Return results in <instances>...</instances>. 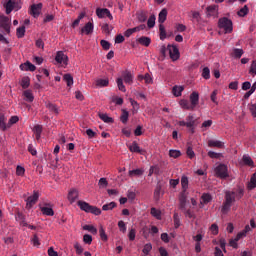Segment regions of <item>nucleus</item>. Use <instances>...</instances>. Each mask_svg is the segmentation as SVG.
Here are the masks:
<instances>
[{"label": "nucleus", "instance_id": "nucleus-1", "mask_svg": "<svg viewBox=\"0 0 256 256\" xmlns=\"http://www.w3.org/2000/svg\"><path fill=\"white\" fill-rule=\"evenodd\" d=\"M245 191L243 188H238L235 191H226L225 193V201L223 202L221 211L222 213H229L231 211V207H233V203H235V199H241L244 195Z\"/></svg>", "mask_w": 256, "mask_h": 256}, {"label": "nucleus", "instance_id": "nucleus-2", "mask_svg": "<svg viewBox=\"0 0 256 256\" xmlns=\"http://www.w3.org/2000/svg\"><path fill=\"white\" fill-rule=\"evenodd\" d=\"M181 187L182 192L179 195V208L185 211V207H187V190L189 189V178L185 175L181 177Z\"/></svg>", "mask_w": 256, "mask_h": 256}, {"label": "nucleus", "instance_id": "nucleus-3", "mask_svg": "<svg viewBox=\"0 0 256 256\" xmlns=\"http://www.w3.org/2000/svg\"><path fill=\"white\" fill-rule=\"evenodd\" d=\"M3 7L6 11V15H11V12L21 9V0H8L3 4Z\"/></svg>", "mask_w": 256, "mask_h": 256}, {"label": "nucleus", "instance_id": "nucleus-4", "mask_svg": "<svg viewBox=\"0 0 256 256\" xmlns=\"http://www.w3.org/2000/svg\"><path fill=\"white\" fill-rule=\"evenodd\" d=\"M78 207L81 211H85V213H92L93 215H101V209L91 206L89 203L85 201H78Z\"/></svg>", "mask_w": 256, "mask_h": 256}, {"label": "nucleus", "instance_id": "nucleus-5", "mask_svg": "<svg viewBox=\"0 0 256 256\" xmlns=\"http://www.w3.org/2000/svg\"><path fill=\"white\" fill-rule=\"evenodd\" d=\"M214 173L216 177H219V179H227V177H229V168L227 165L220 163L214 167Z\"/></svg>", "mask_w": 256, "mask_h": 256}, {"label": "nucleus", "instance_id": "nucleus-6", "mask_svg": "<svg viewBox=\"0 0 256 256\" xmlns=\"http://www.w3.org/2000/svg\"><path fill=\"white\" fill-rule=\"evenodd\" d=\"M218 27L224 30V33L233 32V22L228 18H221L218 22Z\"/></svg>", "mask_w": 256, "mask_h": 256}, {"label": "nucleus", "instance_id": "nucleus-7", "mask_svg": "<svg viewBox=\"0 0 256 256\" xmlns=\"http://www.w3.org/2000/svg\"><path fill=\"white\" fill-rule=\"evenodd\" d=\"M0 29L9 35L11 33V19L5 15L0 16Z\"/></svg>", "mask_w": 256, "mask_h": 256}, {"label": "nucleus", "instance_id": "nucleus-8", "mask_svg": "<svg viewBox=\"0 0 256 256\" xmlns=\"http://www.w3.org/2000/svg\"><path fill=\"white\" fill-rule=\"evenodd\" d=\"M167 49L169 51L170 59H172V61H178L179 57H181L179 48L176 45L169 44Z\"/></svg>", "mask_w": 256, "mask_h": 256}, {"label": "nucleus", "instance_id": "nucleus-9", "mask_svg": "<svg viewBox=\"0 0 256 256\" xmlns=\"http://www.w3.org/2000/svg\"><path fill=\"white\" fill-rule=\"evenodd\" d=\"M96 15L99 19H105V17H108L110 21H113V15L111 14V11H109V9L107 8H97Z\"/></svg>", "mask_w": 256, "mask_h": 256}, {"label": "nucleus", "instance_id": "nucleus-10", "mask_svg": "<svg viewBox=\"0 0 256 256\" xmlns=\"http://www.w3.org/2000/svg\"><path fill=\"white\" fill-rule=\"evenodd\" d=\"M69 203L73 204L76 201L79 200V190L72 188L68 191V197H67Z\"/></svg>", "mask_w": 256, "mask_h": 256}, {"label": "nucleus", "instance_id": "nucleus-11", "mask_svg": "<svg viewBox=\"0 0 256 256\" xmlns=\"http://www.w3.org/2000/svg\"><path fill=\"white\" fill-rule=\"evenodd\" d=\"M55 61L59 65H67V61H69V58L67 57V55H65L63 51H58L56 53Z\"/></svg>", "mask_w": 256, "mask_h": 256}, {"label": "nucleus", "instance_id": "nucleus-12", "mask_svg": "<svg viewBox=\"0 0 256 256\" xmlns=\"http://www.w3.org/2000/svg\"><path fill=\"white\" fill-rule=\"evenodd\" d=\"M43 9V4L42 3H38V4H33L30 7V15H32V17H39V15H41V10Z\"/></svg>", "mask_w": 256, "mask_h": 256}, {"label": "nucleus", "instance_id": "nucleus-13", "mask_svg": "<svg viewBox=\"0 0 256 256\" xmlns=\"http://www.w3.org/2000/svg\"><path fill=\"white\" fill-rule=\"evenodd\" d=\"M95 29V26L93 25V22H87L84 27L81 28V35H91L93 33V30Z\"/></svg>", "mask_w": 256, "mask_h": 256}, {"label": "nucleus", "instance_id": "nucleus-14", "mask_svg": "<svg viewBox=\"0 0 256 256\" xmlns=\"http://www.w3.org/2000/svg\"><path fill=\"white\" fill-rule=\"evenodd\" d=\"M39 200V192H34L32 196L27 198L26 207L31 209L35 203Z\"/></svg>", "mask_w": 256, "mask_h": 256}, {"label": "nucleus", "instance_id": "nucleus-15", "mask_svg": "<svg viewBox=\"0 0 256 256\" xmlns=\"http://www.w3.org/2000/svg\"><path fill=\"white\" fill-rule=\"evenodd\" d=\"M211 201H213V197L211 196V194L209 193L202 194L201 200H200V207L201 208L205 207V205H207L208 203H211Z\"/></svg>", "mask_w": 256, "mask_h": 256}, {"label": "nucleus", "instance_id": "nucleus-16", "mask_svg": "<svg viewBox=\"0 0 256 256\" xmlns=\"http://www.w3.org/2000/svg\"><path fill=\"white\" fill-rule=\"evenodd\" d=\"M129 149L131 153H140V155H145V150L141 149V147H139V144H137V142H133L132 144H130Z\"/></svg>", "mask_w": 256, "mask_h": 256}, {"label": "nucleus", "instance_id": "nucleus-17", "mask_svg": "<svg viewBox=\"0 0 256 256\" xmlns=\"http://www.w3.org/2000/svg\"><path fill=\"white\" fill-rule=\"evenodd\" d=\"M191 106L195 109L199 105V92H192L190 95Z\"/></svg>", "mask_w": 256, "mask_h": 256}, {"label": "nucleus", "instance_id": "nucleus-18", "mask_svg": "<svg viewBox=\"0 0 256 256\" xmlns=\"http://www.w3.org/2000/svg\"><path fill=\"white\" fill-rule=\"evenodd\" d=\"M183 91H185V86L182 85H175L172 88V94L174 97H181V95H183Z\"/></svg>", "mask_w": 256, "mask_h": 256}, {"label": "nucleus", "instance_id": "nucleus-19", "mask_svg": "<svg viewBox=\"0 0 256 256\" xmlns=\"http://www.w3.org/2000/svg\"><path fill=\"white\" fill-rule=\"evenodd\" d=\"M207 13L209 17H217L219 13V6L217 5H211L207 7Z\"/></svg>", "mask_w": 256, "mask_h": 256}, {"label": "nucleus", "instance_id": "nucleus-20", "mask_svg": "<svg viewBox=\"0 0 256 256\" xmlns=\"http://www.w3.org/2000/svg\"><path fill=\"white\" fill-rule=\"evenodd\" d=\"M208 147H216L217 149H224L225 143L221 142L220 140H209Z\"/></svg>", "mask_w": 256, "mask_h": 256}, {"label": "nucleus", "instance_id": "nucleus-21", "mask_svg": "<svg viewBox=\"0 0 256 256\" xmlns=\"http://www.w3.org/2000/svg\"><path fill=\"white\" fill-rule=\"evenodd\" d=\"M20 69L21 71H35L37 67L33 63L27 61L26 63L20 65Z\"/></svg>", "mask_w": 256, "mask_h": 256}, {"label": "nucleus", "instance_id": "nucleus-22", "mask_svg": "<svg viewBox=\"0 0 256 256\" xmlns=\"http://www.w3.org/2000/svg\"><path fill=\"white\" fill-rule=\"evenodd\" d=\"M186 127L191 129V133H195V118L193 116H188L186 118Z\"/></svg>", "mask_w": 256, "mask_h": 256}, {"label": "nucleus", "instance_id": "nucleus-23", "mask_svg": "<svg viewBox=\"0 0 256 256\" xmlns=\"http://www.w3.org/2000/svg\"><path fill=\"white\" fill-rule=\"evenodd\" d=\"M96 87L103 88L109 86V78H99L95 81Z\"/></svg>", "mask_w": 256, "mask_h": 256}, {"label": "nucleus", "instance_id": "nucleus-24", "mask_svg": "<svg viewBox=\"0 0 256 256\" xmlns=\"http://www.w3.org/2000/svg\"><path fill=\"white\" fill-rule=\"evenodd\" d=\"M145 173V170L142 168L129 170L128 175L129 177H141Z\"/></svg>", "mask_w": 256, "mask_h": 256}, {"label": "nucleus", "instance_id": "nucleus-25", "mask_svg": "<svg viewBox=\"0 0 256 256\" xmlns=\"http://www.w3.org/2000/svg\"><path fill=\"white\" fill-rule=\"evenodd\" d=\"M123 80L126 85H133V74L131 72H125L123 74Z\"/></svg>", "mask_w": 256, "mask_h": 256}, {"label": "nucleus", "instance_id": "nucleus-26", "mask_svg": "<svg viewBox=\"0 0 256 256\" xmlns=\"http://www.w3.org/2000/svg\"><path fill=\"white\" fill-rule=\"evenodd\" d=\"M158 21L160 25H163L164 21H167V8H164L160 11L158 15Z\"/></svg>", "mask_w": 256, "mask_h": 256}, {"label": "nucleus", "instance_id": "nucleus-27", "mask_svg": "<svg viewBox=\"0 0 256 256\" xmlns=\"http://www.w3.org/2000/svg\"><path fill=\"white\" fill-rule=\"evenodd\" d=\"M137 41L138 43H140V45H143L144 47H149V45H151V38L147 36H142L138 38Z\"/></svg>", "mask_w": 256, "mask_h": 256}, {"label": "nucleus", "instance_id": "nucleus-28", "mask_svg": "<svg viewBox=\"0 0 256 256\" xmlns=\"http://www.w3.org/2000/svg\"><path fill=\"white\" fill-rule=\"evenodd\" d=\"M243 53H245V51H243V49H241V48H234L232 50L231 56L234 57V59H241V57H243Z\"/></svg>", "mask_w": 256, "mask_h": 256}, {"label": "nucleus", "instance_id": "nucleus-29", "mask_svg": "<svg viewBox=\"0 0 256 256\" xmlns=\"http://www.w3.org/2000/svg\"><path fill=\"white\" fill-rule=\"evenodd\" d=\"M247 189L252 191V189H256V172L251 176L250 181L247 184Z\"/></svg>", "mask_w": 256, "mask_h": 256}, {"label": "nucleus", "instance_id": "nucleus-30", "mask_svg": "<svg viewBox=\"0 0 256 256\" xmlns=\"http://www.w3.org/2000/svg\"><path fill=\"white\" fill-rule=\"evenodd\" d=\"M25 101H28V103H33V100L35 99V96H33V92L31 90H25L23 92Z\"/></svg>", "mask_w": 256, "mask_h": 256}, {"label": "nucleus", "instance_id": "nucleus-31", "mask_svg": "<svg viewBox=\"0 0 256 256\" xmlns=\"http://www.w3.org/2000/svg\"><path fill=\"white\" fill-rule=\"evenodd\" d=\"M179 105L182 109H186L188 111H193V109H195L187 100H180Z\"/></svg>", "mask_w": 256, "mask_h": 256}, {"label": "nucleus", "instance_id": "nucleus-32", "mask_svg": "<svg viewBox=\"0 0 256 256\" xmlns=\"http://www.w3.org/2000/svg\"><path fill=\"white\" fill-rule=\"evenodd\" d=\"M33 131L37 141H39L41 139V133L43 132V127H41V125H36L34 126Z\"/></svg>", "mask_w": 256, "mask_h": 256}, {"label": "nucleus", "instance_id": "nucleus-33", "mask_svg": "<svg viewBox=\"0 0 256 256\" xmlns=\"http://www.w3.org/2000/svg\"><path fill=\"white\" fill-rule=\"evenodd\" d=\"M41 211L43 215H47L48 217H53V215H55V212L51 207H41Z\"/></svg>", "mask_w": 256, "mask_h": 256}, {"label": "nucleus", "instance_id": "nucleus-34", "mask_svg": "<svg viewBox=\"0 0 256 256\" xmlns=\"http://www.w3.org/2000/svg\"><path fill=\"white\" fill-rule=\"evenodd\" d=\"M120 120L124 125L127 124V121H129V111H127L126 109H122Z\"/></svg>", "mask_w": 256, "mask_h": 256}, {"label": "nucleus", "instance_id": "nucleus-35", "mask_svg": "<svg viewBox=\"0 0 256 256\" xmlns=\"http://www.w3.org/2000/svg\"><path fill=\"white\" fill-rule=\"evenodd\" d=\"M0 129L5 131L7 129V118L4 114H0Z\"/></svg>", "mask_w": 256, "mask_h": 256}, {"label": "nucleus", "instance_id": "nucleus-36", "mask_svg": "<svg viewBox=\"0 0 256 256\" xmlns=\"http://www.w3.org/2000/svg\"><path fill=\"white\" fill-rule=\"evenodd\" d=\"M243 163L248 165V167H255V163L253 162V159L249 155L243 156Z\"/></svg>", "mask_w": 256, "mask_h": 256}, {"label": "nucleus", "instance_id": "nucleus-37", "mask_svg": "<svg viewBox=\"0 0 256 256\" xmlns=\"http://www.w3.org/2000/svg\"><path fill=\"white\" fill-rule=\"evenodd\" d=\"M137 19L140 23H145L147 21V12H138Z\"/></svg>", "mask_w": 256, "mask_h": 256}, {"label": "nucleus", "instance_id": "nucleus-38", "mask_svg": "<svg viewBox=\"0 0 256 256\" xmlns=\"http://www.w3.org/2000/svg\"><path fill=\"white\" fill-rule=\"evenodd\" d=\"M115 207H117V203L115 202H110L108 204H104L102 206V210L103 211H112V209H115Z\"/></svg>", "mask_w": 256, "mask_h": 256}, {"label": "nucleus", "instance_id": "nucleus-39", "mask_svg": "<svg viewBox=\"0 0 256 256\" xmlns=\"http://www.w3.org/2000/svg\"><path fill=\"white\" fill-rule=\"evenodd\" d=\"M159 31L161 41H165V39H167V32L165 31V26L163 24L159 25Z\"/></svg>", "mask_w": 256, "mask_h": 256}, {"label": "nucleus", "instance_id": "nucleus-40", "mask_svg": "<svg viewBox=\"0 0 256 256\" xmlns=\"http://www.w3.org/2000/svg\"><path fill=\"white\" fill-rule=\"evenodd\" d=\"M63 79L67 83V87H73V76L71 74H65Z\"/></svg>", "mask_w": 256, "mask_h": 256}, {"label": "nucleus", "instance_id": "nucleus-41", "mask_svg": "<svg viewBox=\"0 0 256 256\" xmlns=\"http://www.w3.org/2000/svg\"><path fill=\"white\" fill-rule=\"evenodd\" d=\"M29 85H31V79H29L27 76L23 77L21 80V87L23 89H27Z\"/></svg>", "mask_w": 256, "mask_h": 256}, {"label": "nucleus", "instance_id": "nucleus-42", "mask_svg": "<svg viewBox=\"0 0 256 256\" xmlns=\"http://www.w3.org/2000/svg\"><path fill=\"white\" fill-rule=\"evenodd\" d=\"M84 231H89V233H92V235H97V228L93 225H84L83 226Z\"/></svg>", "mask_w": 256, "mask_h": 256}, {"label": "nucleus", "instance_id": "nucleus-43", "mask_svg": "<svg viewBox=\"0 0 256 256\" xmlns=\"http://www.w3.org/2000/svg\"><path fill=\"white\" fill-rule=\"evenodd\" d=\"M151 216L155 217L156 219L160 220L161 219V210L156 209V208H151Z\"/></svg>", "mask_w": 256, "mask_h": 256}, {"label": "nucleus", "instance_id": "nucleus-44", "mask_svg": "<svg viewBox=\"0 0 256 256\" xmlns=\"http://www.w3.org/2000/svg\"><path fill=\"white\" fill-rule=\"evenodd\" d=\"M129 101L132 105V113H137L139 111V103L133 100V98H130Z\"/></svg>", "mask_w": 256, "mask_h": 256}, {"label": "nucleus", "instance_id": "nucleus-45", "mask_svg": "<svg viewBox=\"0 0 256 256\" xmlns=\"http://www.w3.org/2000/svg\"><path fill=\"white\" fill-rule=\"evenodd\" d=\"M173 219L175 229H179V227H181V219L179 218V214L174 213Z\"/></svg>", "mask_w": 256, "mask_h": 256}, {"label": "nucleus", "instance_id": "nucleus-46", "mask_svg": "<svg viewBox=\"0 0 256 256\" xmlns=\"http://www.w3.org/2000/svg\"><path fill=\"white\" fill-rule=\"evenodd\" d=\"M16 35H17L18 39L25 37V26H21V27L17 28Z\"/></svg>", "mask_w": 256, "mask_h": 256}, {"label": "nucleus", "instance_id": "nucleus-47", "mask_svg": "<svg viewBox=\"0 0 256 256\" xmlns=\"http://www.w3.org/2000/svg\"><path fill=\"white\" fill-rule=\"evenodd\" d=\"M117 86L119 91H122V93H125V91H127V89H125V85L123 84V79L122 78H118L116 80Z\"/></svg>", "mask_w": 256, "mask_h": 256}, {"label": "nucleus", "instance_id": "nucleus-48", "mask_svg": "<svg viewBox=\"0 0 256 256\" xmlns=\"http://www.w3.org/2000/svg\"><path fill=\"white\" fill-rule=\"evenodd\" d=\"M211 125H213V120L204 121L201 125L202 131H207V129H209V127H211Z\"/></svg>", "mask_w": 256, "mask_h": 256}, {"label": "nucleus", "instance_id": "nucleus-49", "mask_svg": "<svg viewBox=\"0 0 256 256\" xmlns=\"http://www.w3.org/2000/svg\"><path fill=\"white\" fill-rule=\"evenodd\" d=\"M202 77L204 79H211V70H209V67H205L202 70Z\"/></svg>", "mask_w": 256, "mask_h": 256}, {"label": "nucleus", "instance_id": "nucleus-50", "mask_svg": "<svg viewBox=\"0 0 256 256\" xmlns=\"http://www.w3.org/2000/svg\"><path fill=\"white\" fill-rule=\"evenodd\" d=\"M208 157H210V159H221V157H223V154L214 151H209Z\"/></svg>", "mask_w": 256, "mask_h": 256}, {"label": "nucleus", "instance_id": "nucleus-51", "mask_svg": "<svg viewBox=\"0 0 256 256\" xmlns=\"http://www.w3.org/2000/svg\"><path fill=\"white\" fill-rule=\"evenodd\" d=\"M47 109H49V111H52L53 113H59V108H57V106L51 102H48L46 104Z\"/></svg>", "mask_w": 256, "mask_h": 256}, {"label": "nucleus", "instance_id": "nucleus-52", "mask_svg": "<svg viewBox=\"0 0 256 256\" xmlns=\"http://www.w3.org/2000/svg\"><path fill=\"white\" fill-rule=\"evenodd\" d=\"M152 249H153V245H151V243H147L144 245L142 253H144V255H149Z\"/></svg>", "mask_w": 256, "mask_h": 256}, {"label": "nucleus", "instance_id": "nucleus-53", "mask_svg": "<svg viewBox=\"0 0 256 256\" xmlns=\"http://www.w3.org/2000/svg\"><path fill=\"white\" fill-rule=\"evenodd\" d=\"M99 117L104 123H113V118L109 117L107 114H99Z\"/></svg>", "mask_w": 256, "mask_h": 256}, {"label": "nucleus", "instance_id": "nucleus-54", "mask_svg": "<svg viewBox=\"0 0 256 256\" xmlns=\"http://www.w3.org/2000/svg\"><path fill=\"white\" fill-rule=\"evenodd\" d=\"M249 13V7H247V5H245L244 7H242L239 11H238V16L239 17H245V15H247Z\"/></svg>", "mask_w": 256, "mask_h": 256}, {"label": "nucleus", "instance_id": "nucleus-55", "mask_svg": "<svg viewBox=\"0 0 256 256\" xmlns=\"http://www.w3.org/2000/svg\"><path fill=\"white\" fill-rule=\"evenodd\" d=\"M85 18V12L79 14L78 18L72 23V27L75 28L79 23H81V19Z\"/></svg>", "mask_w": 256, "mask_h": 256}, {"label": "nucleus", "instance_id": "nucleus-56", "mask_svg": "<svg viewBox=\"0 0 256 256\" xmlns=\"http://www.w3.org/2000/svg\"><path fill=\"white\" fill-rule=\"evenodd\" d=\"M99 233L100 239H102L103 241H108L109 238L107 236V233H105V228H103V226H100Z\"/></svg>", "mask_w": 256, "mask_h": 256}, {"label": "nucleus", "instance_id": "nucleus-57", "mask_svg": "<svg viewBox=\"0 0 256 256\" xmlns=\"http://www.w3.org/2000/svg\"><path fill=\"white\" fill-rule=\"evenodd\" d=\"M98 185L100 189H105L107 188V185H109V182H107V178H100Z\"/></svg>", "mask_w": 256, "mask_h": 256}, {"label": "nucleus", "instance_id": "nucleus-58", "mask_svg": "<svg viewBox=\"0 0 256 256\" xmlns=\"http://www.w3.org/2000/svg\"><path fill=\"white\" fill-rule=\"evenodd\" d=\"M137 197V194L133 190L127 191V199L128 201H135V198Z\"/></svg>", "mask_w": 256, "mask_h": 256}, {"label": "nucleus", "instance_id": "nucleus-59", "mask_svg": "<svg viewBox=\"0 0 256 256\" xmlns=\"http://www.w3.org/2000/svg\"><path fill=\"white\" fill-rule=\"evenodd\" d=\"M137 235V231L134 228H131L128 233L129 241H135V237Z\"/></svg>", "mask_w": 256, "mask_h": 256}, {"label": "nucleus", "instance_id": "nucleus-60", "mask_svg": "<svg viewBox=\"0 0 256 256\" xmlns=\"http://www.w3.org/2000/svg\"><path fill=\"white\" fill-rule=\"evenodd\" d=\"M249 74L252 75V77H255L256 75V60L252 61L250 69H249Z\"/></svg>", "mask_w": 256, "mask_h": 256}, {"label": "nucleus", "instance_id": "nucleus-61", "mask_svg": "<svg viewBox=\"0 0 256 256\" xmlns=\"http://www.w3.org/2000/svg\"><path fill=\"white\" fill-rule=\"evenodd\" d=\"M155 15H151L147 21V25L149 27V29H153V27H155Z\"/></svg>", "mask_w": 256, "mask_h": 256}, {"label": "nucleus", "instance_id": "nucleus-62", "mask_svg": "<svg viewBox=\"0 0 256 256\" xmlns=\"http://www.w3.org/2000/svg\"><path fill=\"white\" fill-rule=\"evenodd\" d=\"M102 31L106 35H109V33H111V31H113V26H109V24H104V25H102Z\"/></svg>", "mask_w": 256, "mask_h": 256}, {"label": "nucleus", "instance_id": "nucleus-63", "mask_svg": "<svg viewBox=\"0 0 256 256\" xmlns=\"http://www.w3.org/2000/svg\"><path fill=\"white\" fill-rule=\"evenodd\" d=\"M169 156L172 157L173 159H177V157H181V151H179V150H170L169 151Z\"/></svg>", "mask_w": 256, "mask_h": 256}, {"label": "nucleus", "instance_id": "nucleus-64", "mask_svg": "<svg viewBox=\"0 0 256 256\" xmlns=\"http://www.w3.org/2000/svg\"><path fill=\"white\" fill-rule=\"evenodd\" d=\"M249 110L252 115V117H256V103L249 105Z\"/></svg>", "mask_w": 256, "mask_h": 256}]
</instances>
